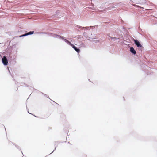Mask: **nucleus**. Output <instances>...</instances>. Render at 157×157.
Masks as SVG:
<instances>
[{"label": "nucleus", "instance_id": "f257e3e1", "mask_svg": "<svg viewBox=\"0 0 157 157\" xmlns=\"http://www.w3.org/2000/svg\"><path fill=\"white\" fill-rule=\"evenodd\" d=\"M58 38L61 39L70 46L72 44L71 43L70 41L67 40L66 39H65L63 36H61L60 35H59Z\"/></svg>", "mask_w": 157, "mask_h": 157}, {"label": "nucleus", "instance_id": "f03ea898", "mask_svg": "<svg viewBox=\"0 0 157 157\" xmlns=\"http://www.w3.org/2000/svg\"><path fill=\"white\" fill-rule=\"evenodd\" d=\"M2 62L3 64L5 66L8 65V61L6 56H4L2 58Z\"/></svg>", "mask_w": 157, "mask_h": 157}, {"label": "nucleus", "instance_id": "7ed1b4c3", "mask_svg": "<svg viewBox=\"0 0 157 157\" xmlns=\"http://www.w3.org/2000/svg\"><path fill=\"white\" fill-rule=\"evenodd\" d=\"M46 34H47L48 36H52L54 38H58L59 35L55 33L49 32H47Z\"/></svg>", "mask_w": 157, "mask_h": 157}, {"label": "nucleus", "instance_id": "20e7f679", "mask_svg": "<svg viewBox=\"0 0 157 157\" xmlns=\"http://www.w3.org/2000/svg\"><path fill=\"white\" fill-rule=\"evenodd\" d=\"M134 44L138 47L142 48H143V47L140 44V43L137 40L134 39Z\"/></svg>", "mask_w": 157, "mask_h": 157}, {"label": "nucleus", "instance_id": "39448f33", "mask_svg": "<svg viewBox=\"0 0 157 157\" xmlns=\"http://www.w3.org/2000/svg\"><path fill=\"white\" fill-rule=\"evenodd\" d=\"M70 46H71L78 53L80 52V50L77 47L75 46L72 44Z\"/></svg>", "mask_w": 157, "mask_h": 157}, {"label": "nucleus", "instance_id": "423d86ee", "mask_svg": "<svg viewBox=\"0 0 157 157\" xmlns=\"http://www.w3.org/2000/svg\"><path fill=\"white\" fill-rule=\"evenodd\" d=\"M130 52L135 55L136 53V51L135 50L133 47H130Z\"/></svg>", "mask_w": 157, "mask_h": 157}, {"label": "nucleus", "instance_id": "0eeeda50", "mask_svg": "<svg viewBox=\"0 0 157 157\" xmlns=\"http://www.w3.org/2000/svg\"><path fill=\"white\" fill-rule=\"evenodd\" d=\"M78 28L81 29V30L83 29H88L89 28V27H82L80 26H78ZM95 27V26H90L89 27V28L90 29L94 28Z\"/></svg>", "mask_w": 157, "mask_h": 157}, {"label": "nucleus", "instance_id": "6e6552de", "mask_svg": "<svg viewBox=\"0 0 157 157\" xmlns=\"http://www.w3.org/2000/svg\"><path fill=\"white\" fill-rule=\"evenodd\" d=\"M140 5H147L148 4L147 3L146 0H140V3H139Z\"/></svg>", "mask_w": 157, "mask_h": 157}, {"label": "nucleus", "instance_id": "1a4fd4ad", "mask_svg": "<svg viewBox=\"0 0 157 157\" xmlns=\"http://www.w3.org/2000/svg\"><path fill=\"white\" fill-rule=\"evenodd\" d=\"M140 0H133L132 2L133 3L138 4L140 3Z\"/></svg>", "mask_w": 157, "mask_h": 157}, {"label": "nucleus", "instance_id": "9d476101", "mask_svg": "<svg viewBox=\"0 0 157 157\" xmlns=\"http://www.w3.org/2000/svg\"><path fill=\"white\" fill-rule=\"evenodd\" d=\"M34 33V31H29L26 33V35H27V36H28L29 35L33 34Z\"/></svg>", "mask_w": 157, "mask_h": 157}, {"label": "nucleus", "instance_id": "9b49d317", "mask_svg": "<svg viewBox=\"0 0 157 157\" xmlns=\"http://www.w3.org/2000/svg\"><path fill=\"white\" fill-rule=\"evenodd\" d=\"M110 38L112 39L114 41H115V40L117 39V40H119L120 38L119 37L117 38L115 37H110Z\"/></svg>", "mask_w": 157, "mask_h": 157}, {"label": "nucleus", "instance_id": "f8f14e48", "mask_svg": "<svg viewBox=\"0 0 157 157\" xmlns=\"http://www.w3.org/2000/svg\"><path fill=\"white\" fill-rule=\"evenodd\" d=\"M132 5L133 6H136V7H139V8H142L143 9H144V8L143 7H140L139 6L136 5L135 4H132Z\"/></svg>", "mask_w": 157, "mask_h": 157}, {"label": "nucleus", "instance_id": "ddd939ff", "mask_svg": "<svg viewBox=\"0 0 157 157\" xmlns=\"http://www.w3.org/2000/svg\"><path fill=\"white\" fill-rule=\"evenodd\" d=\"M26 36H27V35H26V33H25L24 34H23V35H21L19 36V37L20 38V37H25Z\"/></svg>", "mask_w": 157, "mask_h": 157}, {"label": "nucleus", "instance_id": "4468645a", "mask_svg": "<svg viewBox=\"0 0 157 157\" xmlns=\"http://www.w3.org/2000/svg\"><path fill=\"white\" fill-rule=\"evenodd\" d=\"M47 32H40L37 33L41 34H46Z\"/></svg>", "mask_w": 157, "mask_h": 157}, {"label": "nucleus", "instance_id": "2eb2a0df", "mask_svg": "<svg viewBox=\"0 0 157 157\" xmlns=\"http://www.w3.org/2000/svg\"><path fill=\"white\" fill-rule=\"evenodd\" d=\"M93 41L94 42L96 43H99L100 41L99 40H94V39L93 40Z\"/></svg>", "mask_w": 157, "mask_h": 157}, {"label": "nucleus", "instance_id": "dca6fc26", "mask_svg": "<svg viewBox=\"0 0 157 157\" xmlns=\"http://www.w3.org/2000/svg\"><path fill=\"white\" fill-rule=\"evenodd\" d=\"M41 94H43L44 95V96L45 97H48V98L49 99H50V98L48 97V96L46 94H45L44 93H43L42 92H41Z\"/></svg>", "mask_w": 157, "mask_h": 157}, {"label": "nucleus", "instance_id": "f3484780", "mask_svg": "<svg viewBox=\"0 0 157 157\" xmlns=\"http://www.w3.org/2000/svg\"><path fill=\"white\" fill-rule=\"evenodd\" d=\"M14 144V145H15V146L16 147L17 149H19L20 150H21V149H20V147H19L18 146V145H16L15 144Z\"/></svg>", "mask_w": 157, "mask_h": 157}, {"label": "nucleus", "instance_id": "a211bd4d", "mask_svg": "<svg viewBox=\"0 0 157 157\" xmlns=\"http://www.w3.org/2000/svg\"><path fill=\"white\" fill-rule=\"evenodd\" d=\"M109 8H110V9H113V8H114L115 7H109Z\"/></svg>", "mask_w": 157, "mask_h": 157}, {"label": "nucleus", "instance_id": "6ab92c4d", "mask_svg": "<svg viewBox=\"0 0 157 157\" xmlns=\"http://www.w3.org/2000/svg\"><path fill=\"white\" fill-rule=\"evenodd\" d=\"M56 147L55 148L54 150L52 152H51L50 154H51V153H52L54 151H55V149H56Z\"/></svg>", "mask_w": 157, "mask_h": 157}, {"label": "nucleus", "instance_id": "aec40b11", "mask_svg": "<svg viewBox=\"0 0 157 157\" xmlns=\"http://www.w3.org/2000/svg\"><path fill=\"white\" fill-rule=\"evenodd\" d=\"M59 10H58L56 11V12L57 13H59Z\"/></svg>", "mask_w": 157, "mask_h": 157}, {"label": "nucleus", "instance_id": "412c9836", "mask_svg": "<svg viewBox=\"0 0 157 157\" xmlns=\"http://www.w3.org/2000/svg\"><path fill=\"white\" fill-rule=\"evenodd\" d=\"M8 71H9V72L10 73V70H9V69L8 67Z\"/></svg>", "mask_w": 157, "mask_h": 157}, {"label": "nucleus", "instance_id": "4be33fe9", "mask_svg": "<svg viewBox=\"0 0 157 157\" xmlns=\"http://www.w3.org/2000/svg\"><path fill=\"white\" fill-rule=\"evenodd\" d=\"M109 34H108V36H109V37H110V36H109Z\"/></svg>", "mask_w": 157, "mask_h": 157}, {"label": "nucleus", "instance_id": "5701e85b", "mask_svg": "<svg viewBox=\"0 0 157 157\" xmlns=\"http://www.w3.org/2000/svg\"><path fill=\"white\" fill-rule=\"evenodd\" d=\"M20 150L21 151V153H22V151H21V150Z\"/></svg>", "mask_w": 157, "mask_h": 157}, {"label": "nucleus", "instance_id": "b1692460", "mask_svg": "<svg viewBox=\"0 0 157 157\" xmlns=\"http://www.w3.org/2000/svg\"><path fill=\"white\" fill-rule=\"evenodd\" d=\"M20 150L21 151V153H22V151H21V150Z\"/></svg>", "mask_w": 157, "mask_h": 157}, {"label": "nucleus", "instance_id": "393cba45", "mask_svg": "<svg viewBox=\"0 0 157 157\" xmlns=\"http://www.w3.org/2000/svg\"><path fill=\"white\" fill-rule=\"evenodd\" d=\"M20 150L21 151V153H22V151H21V150Z\"/></svg>", "mask_w": 157, "mask_h": 157}, {"label": "nucleus", "instance_id": "a878e982", "mask_svg": "<svg viewBox=\"0 0 157 157\" xmlns=\"http://www.w3.org/2000/svg\"><path fill=\"white\" fill-rule=\"evenodd\" d=\"M20 150L21 151V153H22V151H21V150Z\"/></svg>", "mask_w": 157, "mask_h": 157}, {"label": "nucleus", "instance_id": "bb28decb", "mask_svg": "<svg viewBox=\"0 0 157 157\" xmlns=\"http://www.w3.org/2000/svg\"><path fill=\"white\" fill-rule=\"evenodd\" d=\"M28 113H29V114H31L28 111Z\"/></svg>", "mask_w": 157, "mask_h": 157}, {"label": "nucleus", "instance_id": "cd10ccee", "mask_svg": "<svg viewBox=\"0 0 157 157\" xmlns=\"http://www.w3.org/2000/svg\"><path fill=\"white\" fill-rule=\"evenodd\" d=\"M82 44H83L82 43Z\"/></svg>", "mask_w": 157, "mask_h": 157}, {"label": "nucleus", "instance_id": "c85d7f7f", "mask_svg": "<svg viewBox=\"0 0 157 157\" xmlns=\"http://www.w3.org/2000/svg\"><path fill=\"white\" fill-rule=\"evenodd\" d=\"M5 130H6V128H5Z\"/></svg>", "mask_w": 157, "mask_h": 157}]
</instances>
